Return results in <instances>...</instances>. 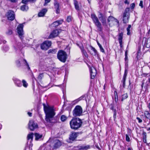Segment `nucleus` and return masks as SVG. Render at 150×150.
<instances>
[{"label": "nucleus", "mask_w": 150, "mask_h": 150, "mask_svg": "<svg viewBox=\"0 0 150 150\" xmlns=\"http://www.w3.org/2000/svg\"><path fill=\"white\" fill-rule=\"evenodd\" d=\"M44 110L45 114V120L47 122L50 123H54L52 122L54 117L55 113L53 108L50 106H46L45 103L43 104Z\"/></svg>", "instance_id": "nucleus-1"}, {"label": "nucleus", "mask_w": 150, "mask_h": 150, "mask_svg": "<svg viewBox=\"0 0 150 150\" xmlns=\"http://www.w3.org/2000/svg\"><path fill=\"white\" fill-rule=\"evenodd\" d=\"M83 122L79 117H73L69 122L71 128L73 130H77L82 126Z\"/></svg>", "instance_id": "nucleus-2"}, {"label": "nucleus", "mask_w": 150, "mask_h": 150, "mask_svg": "<svg viewBox=\"0 0 150 150\" xmlns=\"http://www.w3.org/2000/svg\"><path fill=\"white\" fill-rule=\"evenodd\" d=\"M91 18L93 23L96 27L98 32H101L103 30V27L96 15L94 13L91 14Z\"/></svg>", "instance_id": "nucleus-3"}, {"label": "nucleus", "mask_w": 150, "mask_h": 150, "mask_svg": "<svg viewBox=\"0 0 150 150\" xmlns=\"http://www.w3.org/2000/svg\"><path fill=\"white\" fill-rule=\"evenodd\" d=\"M68 55L66 52L62 50H59L57 53V57L61 62L64 63L68 58Z\"/></svg>", "instance_id": "nucleus-4"}, {"label": "nucleus", "mask_w": 150, "mask_h": 150, "mask_svg": "<svg viewBox=\"0 0 150 150\" xmlns=\"http://www.w3.org/2000/svg\"><path fill=\"white\" fill-rule=\"evenodd\" d=\"M83 110L81 106L76 105L72 111V114L74 117L80 116L82 115Z\"/></svg>", "instance_id": "nucleus-5"}, {"label": "nucleus", "mask_w": 150, "mask_h": 150, "mask_svg": "<svg viewBox=\"0 0 150 150\" xmlns=\"http://www.w3.org/2000/svg\"><path fill=\"white\" fill-rule=\"evenodd\" d=\"M79 132H71L70 134L67 142L69 143H71L74 141L77 140V138L78 136Z\"/></svg>", "instance_id": "nucleus-6"}, {"label": "nucleus", "mask_w": 150, "mask_h": 150, "mask_svg": "<svg viewBox=\"0 0 150 150\" xmlns=\"http://www.w3.org/2000/svg\"><path fill=\"white\" fill-rule=\"evenodd\" d=\"M129 8L127 7L125 8L123 15L122 21L124 24H126L128 23L130 18V14L129 11Z\"/></svg>", "instance_id": "nucleus-7"}, {"label": "nucleus", "mask_w": 150, "mask_h": 150, "mask_svg": "<svg viewBox=\"0 0 150 150\" xmlns=\"http://www.w3.org/2000/svg\"><path fill=\"white\" fill-rule=\"evenodd\" d=\"M52 42L49 40H45L40 45L41 49L43 50H46L52 45Z\"/></svg>", "instance_id": "nucleus-8"}, {"label": "nucleus", "mask_w": 150, "mask_h": 150, "mask_svg": "<svg viewBox=\"0 0 150 150\" xmlns=\"http://www.w3.org/2000/svg\"><path fill=\"white\" fill-rule=\"evenodd\" d=\"M114 22H116L117 24H119V21L117 19L111 16L108 17L107 20V23L109 26H112V25H114Z\"/></svg>", "instance_id": "nucleus-9"}, {"label": "nucleus", "mask_w": 150, "mask_h": 150, "mask_svg": "<svg viewBox=\"0 0 150 150\" xmlns=\"http://www.w3.org/2000/svg\"><path fill=\"white\" fill-rule=\"evenodd\" d=\"M28 127L30 131H33L38 128V125L36 123H35L34 120H31L29 121Z\"/></svg>", "instance_id": "nucleus-10"}, {"label": "nucleus", "mask_w": 150, "mask_h": 150, "mask_svg": "<svg viewBox=\"0 0 150 150\" xmlns=\"http://www.w3.org/2000/svg\"><path fill=\"white\" fill-rule=\"evenodd\" d=\"M146 79H143L142 81V84H141V90L143 89L144 87L145 92H148L149 88L150 87V82L146 81L145 83L144 86V82Z\"/></svg>", "instance_id": "nucleus-11"}, {"label": "nucleus", "mask_w": 150, "mask_h": 150, "mask_svg": "<svg viewBox=\"0 0 150 150\" xmlns=\"http://www.w3.org/2000/svg\"><path fill=\"white\" fill-rule=\"evenodd\" d=\"M8 20L13 21L15 19V14L13 11L9 10L5 15Z\"/></svg>", "instance_id": "nucleus-12"}, {"label": "nucleus", "mask_w": 150, "mask_h": 150, "mask_svg": "<svg viewBox=\"0 0 150 150\" xmlns=\"http://www.w3.org/2000/svg\"><path fill=\"white\" fill-rule=\"evenodd\" d=\"M60 29H55L52 31L48 37V39H52L58 36L60 32Z\"/></svg>", "instance_id": "nucleus-13"}, {"label": "nucleus", "mask_w": 150, "mask_h": 150, "mask_svg": "<svg viewBox=\"0 0 150 150\" xmlns=\"http://www.w3.org/2000/svg\"><path fill=\"white\" fill-rule=\"evenodd\" d=\"M23 27V23H21L18 25L17 28V33L18 34L20 38H21L24 34Z\"/></svg>", "instance_id": "nucleus-14"}, {"label": "nucleus", "mask_w": 150, "mask_h": 150, "mask_svg": "<svg viewBox=\"0 0 150 150\" xmlns=\"http://www.w3.org/2000/svg\"><path fill=\"white\" fill-rule=\"evenodd\" d=\"M89 47H90L93 52H91L88 49V47H86V49L88 53H89L91 55L93 56H98L99 54L97 50L96 49L91 45H89Z\"/></svg>", "instance_id": "nucleus-15"}, {"label": "nucleus", "mask_w": 150, "mask_h": 150, "mask_svg": "<svg viewBox=\"0 0 150 150\" xmlns=\"http://www.w3.org/2000/svg\"><path fill=\"white\" fill-rule=\"evenodd\" d=\"M90 78L93 79L97 74V70L94 67H92L89 68Z\"/></svg>", "instance_id": "nucleus-16"}, {"label": "nucleus", "mask_w": 150, "mask_h": 150, "mask_svg": "<svg viewBox=\"0 0 150 150\" xmlns=\"http://www.w3.org/2000/svg\"><path fill=\"white\" fill-rule=\"evenodd\" d=\"M64 20L63 19L57 20L53 22L51 24L50 26L53 28H57L59 25L62 24Z\"/></svg>", "instance_id": "nucleus-17"}, {"label": "nucleus", "mask_w": 150, "mask_h": 150, "mask_svg": "<svg viewBox=\"0 0 150 150\" xmlns=\"http://www.w3.org/2000/svg\"><path fill=\"white\" fill-rule=\"evenodd\" d=\"M142 44L144 47H145L147 48H150V38H145L144 40V39L142 41Z\"/></svg>", "instance_id": "nucleus-18"}, {"label": "nucleus", "mask_w": 150, "mask_h": 150, "mask_svg": "<svg viewBox=\"0 0 150 150\" xmlns=\"http://www.w3.org/2000/svg\"><path fill=\"white\" fill-rule=\"evenodd\" d=\"M115 107V103L113 102L109 105V107L111 110H112L113 111V117L114 120L115 121L116 119V115H117L116 110L115 109H114Z\"/></svg>", "instance_id": "nucleus-19"}, {"label": "nucleus", "mask_w": 150, "mask_h": 150, "mask_svg": "<svg viewBox=\"0 0 150 150\" xmlns=\"http://www.w3.org/2000/svg\"><path fill=\"white\" fill-rule=\"evenodd\" d=\"M54 5L56 13L57 14H59L60 13V4L57 0H54Z\"/></svg>", "instance_id": "nucleus-20"}, {"label": "nucleus", "mask_w": 150, "mask_h": 150, "mask_svg": "<svg viewBox=\"0 0 150 150\" xmlns=\"http://www.w3.org/2000/svg\"><path fill=\"white\" fill-rule=\"evenodd\" d=\"M123 38V33L122 32L118 34V40L120 44V48L122 49L123 45H122V39Z\"/></svg>", "instance_id": "nucleus-21"}, {"label": "nucleus", "mask_w": 150, "mask_h": 150, "mask_svg": "<svg viewBox=\"0 0 150 150\" xmlns=\"http://www.w3.org/2000/svg\"><path fill=\"white\" fill-rule=\"evenodd\" d=\"M62 144V142L59 139H56L54 141L53 148L57 149L59 148Z\"/></svg>", "instance_id": "nucleus-22"}, {"label": "nucleus", "mask_w": 150, "mask_h": 150, "mask_svg": "<svg viewBox=\"0 0 150 150\" xmlns=\"http://www.w3.org/2000/svg\"><path fill=\"white\" fill-rule=\"evenodd\" d=\"M144 116L145 118V119H143L144 122L146 123V119H149L150 120V111H149L145 110L144 112Z\"/></svg>", "instance_id": "nucleus-23"}, {"label": "nucleus", "mask_w": 150, "mask_h": 150, "mask_svg": "<svg viewBox=\"0 0 150 150\" xmlns=\"http://www.w3.org/2000/svg\"><path fill=\"white\" fill-rule=\"evenodd\" d=\"M47 10L46 8L42 9L38 14V16L39 17H43L47 12Z\"/></svg>", "instance_id": "nucleus-24"}, {"label": "nucleus", "mask_w": 150, "mask_h": 150, "mask_svg": "<svg viewBox=\"0 0 150 150\" xmlns=\"http://www.w3.org/2000/svg\"><path fill=\"white\" fill-rule=\"evenodd\" d=\"M13 80L14 83L17 86L21 87L22 86L21 82V80L16 78L13 79Z\"/></svg>", "instance_id": "nucleus-25"}, {"label": "nucleus", "mask_w": 150, "mask_h": 150, "mask_svg": "<svg viewBox=\"0 0 150 150\" xmlns=\"http://www.w3.org/2000/svg\"><path fill=\"white\" fill-rule=\"evenodd\" d=\"M140 76H141V77H148L147 80L146 81L150 82V72L148 73H142Z\"/></svg>", "instance_id": "nucleus-26"}, {"label": "nucleus", "mask_w": 150, "mask_h": 150, "mask_svg": "<svg viewBox=\"0 0 150 150\" xmlns=\"http://www.w3.org/2000/svg\"><path fill=\"white\" fill-rule=\"evenodd\" d=\"M100 19L103 26H107V23L106 21V16L100 18Z\"/></svg>", "instance_id": "nucleus-27"}, {"label": "nucleus", "mask_w": 150, "mask_h": 150, "mask_svg": "<svg viewBox=\"0 0 150 150\" xmlns=\"http://www.w3.org/2000/svg\"><path fill=\"white\" fill-rule=\"evenodd\" d=\"M74 4L75 8L77 11H80V9L78 1L76 0H74Z\"/></svg>", "instance_id": "nucleus-28"}, {"label": "nucleus", "mask_w": 150, "mask_h": 150, "mask_svg": "<svg viewBox=\"0 0 150 150\" xmlns=\"http://www.w3.org/2000/svg\"><path fill=\"white\" fill-rule=\"evenodd\" d=\"M142 136L143 141L144 143H146L147 142V134L146 133L143 131L142 133Z\"/></svg>", "instance_id": "nucleus-29"}, {"label": "nucleus", "mask_w": 150, "mask_h": 150, "mask_svg": "<svg viewBox=\"0 0 150 150\" xmlns=\"http://www.w3.org/2000/svg\"><path fill=\"white\" fill-rule=\"evenodd\" d=\"M28 9V6L26 4L21 6L20 7V9L23 11H27Z\"/></svg>", "instance_id": "nucleus-30"}, {"label": "nucleus", "mask_w": 150, "mask_h": 150, "mask_svg": "<svg viewBox=\"0 0 150 150\" xmlns=\"http://www.w3.org/2000/svg\"><path fill=\"white\" fill-rule=\"evenodd\" d=\"M81 50L83 56H84L86 58H88V55L86 51L84 49V48Z\"/></svg>", "instance_id": "nucleus-31"}, {"label": "nucleus", "mask_w": 150, "mask_h": 150, "mask_svg": "<svg viewBox=\"0 0 150 150\" xmlns=\"http://www.w3.org/2000/svg\"><path fill=\"white\" fill-rule=\"evenodd\" d=\"M136 55L135 58L136 60V62H139L140 60L143 59V56H141L142 54H136Z\"/></svg>", "instance_id": "nucleus-32"}, {"label": "nucleus", "mask_w": 150, "mask_h": 150, "mask_svg": "<svg viewBox=\"0 0 150 150\" xmlns=\"http://www.w3.org/2000/svg\"><path fill=\"white\" fill-rule=\"evenodd\" d=\"M35 139L36 140H38L39 139L41 138L42 137V134H40L39 133H35Z\"/></svg>", "instance_id": "nucleus-33"}, {"label": "nucleus", "mask_w": 150, "mask_h": 150, "mask_svg": "<svg viewBox=\"0 0 150 150\" xmlns=\"http://www.w3.org/2000/svg\"><path fill=\"white\" fill-rule=\"evenodd\" d=\"M60 120L63 122H65L68 119V117L65 115H62L60 117Z\"/></svg>", "instance_id": "nucleus-34"}, {"label": "nucleus", "mask_w": 150, "mask_h": 150, "mask_svg": "<svg viewBox=\"0 0 150 150\" xmlns=\"http://www.w3.org/2000/svg\"><path fill=\"white\" fill-rule=\"evenodd\" d=\"M121 101H123L124 100L127 99L128 97V95L127 93H125L122 95Z\"/></svg>", "instance_id": "nucleus-35"}, {"label": "nucleus", "mask_w": 150, "mask_h": 150, "mask_svg": "<svg viewBox=\"0 0 150 150\" xmlns=\"http://www.w3.org/2000/svg\"><path fill=\"white\" fill-rule=\"evenodd\" d=\"M115 98L114 100L116 103H117L118 101V96L117 94V92L116 90L114 91Z\"/></svg>", "instance_id": "nucleus-36"}, {"label": "nucleus", "mask_w": 150, "mask_h": 150, "mask_svg": "<svg viewBox=\"0 0 150 150\" xmlns=\"http://www.w3.org/2000/svg\"><path fill=\"white\" fill-rule=\"evenodd\" d=\"M57 52V49H50L49 50L48 52V54L50 53H52L53 54H55Z\"/></svg>", "instance_id": "nucleus-37"}, {"label": "nucleus", "mask_w": 150, "mask_h": 150, "mask_svg": "<svg viewBox=\"0 0 150 150\" xmlns=\"http://www.w3.org/2000/svg\"><path fill=\"white\" fill-rule=\"evenodd\" d=\"M86 100V95L84 94L77 99L78 101H80L82 100Z\"/></svg>", "instance_id": "nucleus-38"}, {"label": "nucleus", "mask_w": 150, "mask_h": 150, "mask_svg": "<svg viewBox=\"0 0 150 150\" xmlns=\"http://www.w3.org/2000/svg\"><path fill=\"white\" fill-rule=\"evenodd\" d=\"M33 134L32 132L28 134L27 136V139L29 140L30 139L32 141L33 139Z\"/></svg>", "instance_id": "nucleus-39"}, {"label": "nucleus", "mask_w": 150, "mask_h": 150, "mask_svg": "<svg viewBox=\"0 0 150 150\" xmlns=\"http://www.w3.org/2000/svg\"><path fill=\"white\" fill-rule=\"evenodd\" d=\"M22 82L23 84V86L24 87L27 88L28 87V84L24 79L22 80Z\"/></svg>", "instance_id": "nucleus-40"}, {"label": "nucleus", "mask_w": 150, "mask_h": 150, "mask_svg": "<svg viewBox=\"0 0 150 150\" xmlns=\"http://www.w3.org/2000/svg\"><path fill=\"white\" fill-rule=\"evenodd\" d=\"M131 27V25H128V27L127 28V35H130L131 33L130 32V28Z\"/></svg>", "instance_id": "nucleus-41"}, {"label": "nucleus", "mask_w": 150, "mask_h": 150, "mask_svg": "<svg viewBox=\"0 0 150 150\" xmlns=\"http://www.w3.org/2000/svg\"><path fill=\"white\" fill-rule=\"evenodd\" d=\"M44 75L43 73H40L38 75L37 78L39 81H41L42 80V78L43 77Z\"/></svg>", "instance_id": "nucleus-42"}, {"label": "nucleus", "mask_w": 150, "mask_h": 150, "mask_svg": "<svg viewBox=\"0 0 150 150\" xmlns=\"http://www.w3.org/2000/svg\"><path fill=\"white\" fill-rule=\"evenodd\" d=\"M127 52H128V50H126L125 52V62H126L128 60V57L127 56Z\"/></svg>", "instance_id": "nucleus-43"}, {"label": "nucleus", "mask_w": 150, "mask_h": 150, "mask_svg": "<svg viewBox=\"0 0 150 150\" xmlns=\"http://www.w3.org/2000/svg\"><path fill=\"white\" fill-rule=\"evenodd\" d=\"M76 44V45L81 50L84 48L83 45L81 43L80 44L77 43Z\"/></svg>", "instance_id": "nucleus-44"}, {"label": "nucleus", "mask_w": 150, "mask_h": 150, "mask_svg": "<svg viewBox=\"0 0 150 150\" xmlns=\"http://www.w3.org/2000/svg\"><path fill=\"white\" fill-rule=\"evenodd\" d=\"M72 21L71 17V16H68L67 18L66 21L68 23H69Z\"/></svg>", "instance_id": "nucleus-45"}, {"label": "nucleus", "mask_w": 150, "mask_h": 150, "mask_svg": "<svg viewBox=\"0 0 150 150\" xmlns=\"http://www.w3.org/2000/svg\"><path fill=\"white\" fill-rule=\"evenodd\" d=\"M125 139L127 142H130V138L128 135L127 134H125Z\"/></svg>", "instance_id": "nucleus-46"}, {"label": "nucleus", "mask_w": 150, "mask_h": 150, "mask_svg": "<svg viewBox=\"0 0 150 150\" xmlns=\"http://www.w3.org/2000/svg\"><path fill=\"white\" fill-rule=\"evenodd\" d=\"M16 62L18 67H19L21 66V63L19 60H17L16 61Z\"/></svg>", "instance_id": "nucleus-47"}, {"label": "nucleus", "mask_w": 150, "mask_h": 150, "mask_svg": "<svg viewBox=\"0 0 150 150\" xmlns=\"http://www.w3.org/2000/svg\"><path fill=\"white\" fill-rule=\"evenodd\" d=\"M12 30L11 29L8 30V31L6 33V34L8 35H11L12 34Z\"/></svg>", "instance_id": "nucleus-48"}, {"label": "nucleus", "mask_w": 150, "mask_h": 150, "mask_svg": "<svg viewBox=\"0 0 150 150\" xmlns=\"http://www.w3.org/2000/svg\"><path fill=\"white\" fill-rule=\"evenodd\" d=\"M23 61L24 62V64H25V65H26L27 66L28 69H30V68L29 66V64H28V63L27 61L26 60V59H24Z\"/></svg>", "instance_id": "nucleus-49"}, {"label": "nucleus", "mask_w": 150, "mask_h": 150, "mask_svg": "<svg viewBox=\"0 0 150 150\" xmlns=\"http://www.w3.org/2000/svg\"><path fill=\"white\" fill-rule=\"evenodd\" d=\"M65 50H67V52L68 53V54H70V48L68 46H66V47L65 49Z\"/></svg>", "instance_id": "nucleus-50"}, {"label": "nucleus", "mask_w": 150, "mask_h": 150, "mask_svg": "<svg viewBox=\"0 0 150 150\" xmlns=\"http://www.w3.org/2000/svg\"><path fill=\"white\" fill-rule=\"evenodd\" d=\"M139 6L141 8H144L143 5V1L142 0H141L140 1V3L139 4Z\"/></svg>", "instance_id": "nucleus-51"}, {"label": "nucleus", "mask_w": 150, "mask_h": 150, "mask_svg": "<svg viewBox=\"0 0 150 150\" xmlns=\"http://www.w3.org/2000/svg\"><path fill=\"white\" fill-rule=\"evenodd\" d=\"M136 119L138 121V122L139 123H141L142 122V120L139 117H136Z\"/></svg>", "instance_id": "nucleus-52"}, {"label": "nucleus", "mask_w": 150, "mask_h": 150, "mask_svg": "<svg viewBox=\"0 0 150 150\" xmlns=\"http://www.w3.org/2000/svg\"><path fill=\"white\" fill-rule=\"evenodd\" d=\"M29 0H22L21 2L24 4H27L29 1Z\"/></svg>", "instance_id": "nucleus-53"}, {"label": "nucleus", "mask_w": 150, "mask_h": 150, "mask_svg": "<svg viewBox=\"0 0 150 150\" xmlns=\"http://www.w3.org/2000/svg\"><path fill=\"white\" fill-rule=\"evenodd\" d=\"M136 54H142L141 52V48L140 47L138 48V50Z\"/></svg>", "instance_id": "nucleus-54"}, {"label": "nucleus", "mask_w": 150, "mask_h": 150, "mask_svg": "<svg viewBox=\"0 0 150 150\" xmlns=\"http://www.w3.org/2000/svg\"><path fill=\"white\" fill-rule=\"evenodd\" d=\"M45 3L44 4V6H46L47 3H49L50 1L51 0H45Z\"/></svg>", "instance_id": "nucleus-55"}, {"label": "nucleus", "mask_w": 150, "mask_h": 150, "mask_svg": "<svg viewBox=\"0 0 150 150\" xmlns=\"http://www.w3.org/2000/svg\"><path fill=\"white\" fill-rule=\"evenodd\" d=\"M135 6V4L134 3H132L130 5L131 8L132 9H133Z\"/></svg>", "instance_id": "nucleus-56"}, {"label": "nucleus", "mask_w": 150, "mask_h": 150, "mask_svg": "<svg viewBox=\"0 0 150 150\" xmlns=\"http://www.w3.org/2000/svg\"><path fill=\"white\" fill-rule=\"evenodd\" d=\"M99 13V15H100V16L99 17V19H100V18H101L102 17H104V16H106L105 15L103 14L102 13L99 12H98Z\"/></svg>", "instance_id": "nucleus-57"}, {"label": "nucleus", "mask_w": 150, "mask_h": 150, "mask_svg": "<svg viewBox=\"0 0 150 150\" xmlns=\"http://www.w3.org/2000/svg\"><path fill=\"white\" fill-rule=\"evenodd\" d=\"M121 82L123 84H122L123 87L124 88H125V81H121Z\"/></svg>", "instance_id": "nucleus-58"}, {"label": "nucleus", "mask_w": 150, "mask_h": 150, "mask_svg": "<svg viewBox=\"0 0 150 150\" xmlns=\"http://www.w3.org/2000/svg\"><path fill=\"white\" fill-rule=\"evenodd\" d=\"M127 129L128 130V133L130 135L132 132L131 129L129 127L127 128Z\"/></svg>", "instance_id": "nucleus-59"}, {"label": "nucleus", "mask_w": 150, "mask_h": 150, "mask_svg": "<svg viewBox=\"0 0 150 150\" xmlns=\"http://www.w3.org/2000/svg\"><path fill=\"white\" fill-rule=\"evenodd\" d=\"M127 69H125V70L124 73L123 75L124 76H127Z\"/></svg>", "instance_id": "nucleus-60"}, {"label": "nucleus", "mask_w": 150, "mask_h": 150, "mask_svg": "<svg viewBox=\"0 0 150 150\" xmlns=\"http://www.w3.org/2000/svg\"><path fill=\"white\" fill-rule=\"evenodd\" d=\"M127 78V76H123V77L122 79V81H126V79Z\"/></svg>", "instance_id": "nucleus-61"}, {"label": "nucleus", "mask_w": 150, "mask_h": 150, "mask_svg": "<svg viewBox=\"0 0 150 150\" xmlns=\"http://www.w3.org/2000/svg\"><path fill=\"white\" fill-rule=\"evenodd\" d=\"M147 107L148 108L149 110L150 111V102L148 103L147 105Z\"/></svg>", "instance_id": "nucleus-62"}, {"label": "nucleus", "mask_w": 150, "mask_h": 150, "mask_svg": "<svg viewBox=\"0 0 150 150\" xmlns=\"http://www.w3.org/2000/svg\"><path fill=\"white\" fill-rule=\"evenodd\" d=\"M100 51L103 53H105V50L102 47L100 48Z\"/></svg>", "instance_id": "nucleus-63"}, {"label": "nucleus", "mask_w": 150, "mask_h": 150, "mask_svg": "<svg viewBox=\"0 0 150 150\" xmlns=\"http://www.w3.org/2000/svg\"><path fill=\"white\" fill-rule=\"evenodd\" d=\"M27 114L29 117H31L32 116V113L31 112H28Z\"/></svg>", "instance_id": "nucleus-64"}]
</instances>
